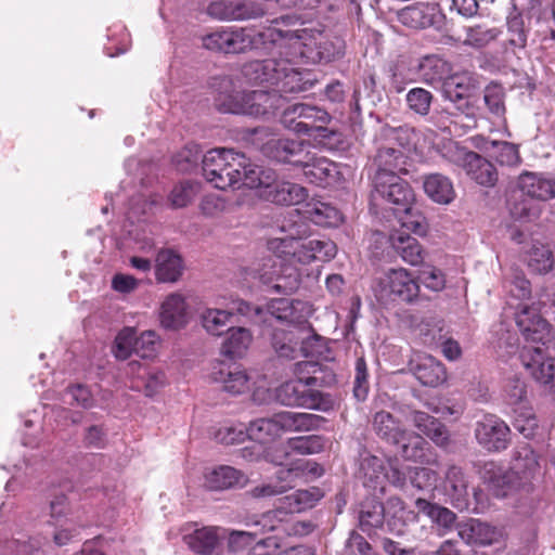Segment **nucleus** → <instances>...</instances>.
<instances>
[{
  "mask_svg": "<svg viewBox=\"0 0 555 555\" xmlns=\"http://www.w3.org/2000/svg\"><path fill=\"white\" fill-rule=\"evenodd\" d=\"M392 248L411 266H417L423 261V248L418 241L403 232H396L390 236Z\"/></svg>",
  "mask_w": 555,
  "mask_h": 555,
  "instance_id": "41",
  "label": "nucleus"
},
{
  "mask_svg": "<svg viewBox=\"0 0 555 555\" xmlns=\"http://www.w3.org/2000/svg\"><path fill=\"white\" fill-rule=\"evenodd\" d=\"M443 489L455 508L460 511L468 508V480L462 467L455 464L447 467Z\"/></svg>",
  "mask_w": 555,
  "mask_h": 555,
  "instance_id": "26",
  "label": "nucleus"
},
{
  "mask_svg": "<svg viewBox=\"0 0 555 555\" xmlns=\"http://www.w3.org/2000/svg\"><path fill=\"white\" fill-rule=\"evenodd\" d=\"M521 362L529 374L539 383L547 385L555 375L554 359L545 358L540 347H525L520 354Z\"/></svg>",
  "mask_w": 555,
  "mask_h": 555,
  "instance_id": "25",
  "label": "nucleus"
},
{
  "mask_svg": "<svg viewBox=\"0 0 555 555\" xmlns=\"http://www.w3.org/2000/svg\"><path fill=\"white\" fill-rule=\"evenodd\" d=\"M423 189L426 195L438 204H449L455 197L452 181L441 173H429L424 176Z\"/></svg>",
  "mask_w": 555,
  "mask_h": 555,
  "instance_id": "39",
  "label": "nucleus"
},
{
  "mask_svg": "<svg viewBox=\"0 0 555 555\" xmlns=\"http://www.w3.org/2000/svg\"><path fill=\"white\" fill-rule=\"evenodd\" d=\"M555 313V299H550L547 295L541 297L535 306L521 305L516 313V324L527 341H542L548 333L547 322L542 313Z\"/></svg>",
  "mask_w": 555,
  "mask_h": 555,
  "instance_id": "11",
  "label": "nucleus"
},
{
  "mask_svg": "<svg viewBox=\"0 0 555 555\" xmlns=\"http://www.w3.org/2000/svg\"><path fill=\"white\" fill-rule=\"evenodd\" d=\"M299 167L306 179L318 186L326 188L335 183L339 176L338 166L331 159L307 151Z\"/></svg>",
  "mask_w": 555,
  "mask_h": 555,
  "instance_id": "18",
  "label": "nucleus"
},
{
  "mask_svg": "<svg viewBox=\"0 0 555 555\" xmlns=\"http://www.w3.org/2000/svg\"><path fill=\"white\" fill-rule=\"evenodd\" d=\"M307 214L312 222L322 227H335L343 219V216L337 208L323 202L309 204Z\"/></svg>",
  "mask_w": 555,
  "mask_h": 555,
  "instance_id": "54",
  "label": "nucleus"
},
{
  "mask_svg": "<svg viewBox=\"0 0 555 555\" xmlns=\"http://www.w3.org/2000/svg\"><path fill=\"white\" fill-rule=\"evenodd\" d=\"M480 478L494 489L503 490L502 495L506 494V490L512 488L513 473L504 470L493 461L478 462L476 464Z\"/></svg>",
  "mask_w": 555,
  "mask_h": 555,
  "instance_id": "43",
  "label": "nucleus"
},
{
  "mask_svg": "<svg viewBox=\"0 0 555 555\" xmlns=\"http://www.w3.org/2000/svg\"><path fill=\"white\" fill-rule=\"evenodd\" d=\"M160 322L164 327L177 330L186 322V304L179 293L170 294L162 305Z\"/></svg>",
  "mask_w": 555,
  "mask_h": 555,
  "instance_id": "37",
  "label": "nucleus"
},
{
  "mask_svg": "<svg viewBox=\"0 0 555 555\" xmlns=\"http://www.w3.org/2000/svg\"><path fill=\"white\" fill-rule=\"evenodd\" d=\"M245 482V475L232 466L221 465L205 474V487L212 491L231 489Z\"/></svg>",
  "mask_w": 555,
  "mask_h": 555,
  "instance_id": "34",
  "label": "nucleus"
},
{
  "mask_svg": "<svg viewBox=\"0 0 555 555\" xmlns=\"http://www.w3.org/2000/svg\"><path fill=\"white\" fill-rule=\"evenodd\" d=\"M505 95L504 88L499 83L491 82L483 90V102L496 120H505Z\"/></svg>",
  "mask_w": 555,
  "mask_h": 555,
  "instance_id": "53",
  "label": "nucleus"
},
{
  "mask_svg": "<svg viewBox=\"0 0 555 555\" xmlns=\"http://www.w3.org/2000/svg\"><path fill=\"white\" fill-rule=\"evenodd\" d=\"M374 292L382 301L400 300L411 304L420 295V285L406 269H389L377 280Z\"/></svg>",
  "mask_w": 555,
  "mask_h": 555,
  "instance_id": "8",
  "label": "nucleus"
},
{
  "mask_svg": "<svg viewBox=\"0 0 555 555\" xmlns=\"http://www.w3.org/2000/svg\"><path fill=\"white\" fill-rule=\"evenodd\" d=\"M398 16L403 25L415 29L439 27L444 18L438 3L424 2L403 8Z\"/></svg>",
  "mask_w": 555,
  "mask_h": 555,
  "instance_id": "21",
  "label": "nucleus"
},
{
  "mask_svg": "<svg viewBox=\"0 0 555 555\" xmlns=\"http://www.w3.org/2000/svg\"><path fill=\"white\" fill-rule=\"evenodd\" d=\"M323 495V491L318 487L297 490L280 499L279 505L275 508L262 513L260 525L269 529L274 528V524L282 526L283 519L291 518L293 514L312 508Z\"/></svg>",
  "mask_w": 555,
  "mask_h": 555,
  "instance_id": "7",
  "label": "nucleus"
},
{
  "mask_svg": "<svg viewBox=\"0 0 555 555\" xmlns=\"http://www.w3.org/2000/svg\"><path fill=\"white\" fill-rule=\"evenodd\" d=\"M275 400L285 406L328 412L334 406L331 395L300 380L289 379L275 388Z\"/></svg>",
  "mask_w": 555,
  "mask_h": 555,
  "instance_id": "6",
  "label": "nucleus"
},
{
  "mask_svg": "<svg viewBox=\"0 0 555 555\" xmlns=\"http://www.w3.org/2000/svg\"><path fill=\"white\" fill-rule=\"evenodd\" d=\"M308 144L302 140L270 137L260 146L261 153L269 159L299 167L308 151Z\"/></svg>",
  "mask_w": 555,
  "mask_h": 555,
  "instance_id": "17",
  "label": "nucleus"
},
{
  "mask_svg": "<svg viewBox=\"0 0 555 555\" xmlns=\"http://www.w3.org/2000/svg\"><path fill=\"white\" fill-rule=\"evenodd\" d=\"M267 312L276 322H286L288 327H306L309 308L301 300L288 298L272 299L267 305Z\"/></svg>",
  "mask_w": 555,
  "mask_h": 555,
  "instance_id": "22",
  "label": "nucleus"
},
{
  "mask_svg": "<svg viewBox=\"0 0 555 555\" xmlns=\"http://www.w3.org/2000/svg\"><path fill=\"white\" fill-rule=\"evenodd\" d=\"M227 337L222 343V352L231 358L241 357L251 341V334L245 327L231 326L227 331Z\"/></svg>",
  "mask_w": 555,
  "mask_h": 555,
  "instance_id": "50",
  "label": "nucleus"
},
{
  "mask_svg": "<svg viewBox=\"0 0 555 555\" xmlns=\"http://www.w3.org/2000/svg\"><path fill=\"white\" fill-rule=\"evenodd\" d=\"M272 326L270 334L271 347L279 358L293 360L298 354V346L301 344L300 350L304 354L308 356L309 337H304L301 334L308 332L307 327L299 326H278L273 325L271 320H266Z\"/></svg>",
  "mask_w": 555,
  "mask_h": 555,
  "instance_id": "15",
  "label": "nucleus"
},
{
  "mask_svg": "<svg viewBox=\"0 0 555 555\" xmlns=\"http://www.w3.org/2000/svg\"><path fill=\"white\" fill-rule=\"evenodd\" d=\"M525 196L522 194L520 197L513 196L508 201V210L515 220L530 222L540 217L541 207Z\"/></svg>",
  "mask_w": 555,
  "mask_h": 555,
  "instance_id": "55",
  "label": "nucleus"
},
{
  "mask_svg": "<svg viewBox=\"0 0 555 555\" xmlns=\"http://www.w3.org/2000/svg\"><path fill=\"white\" fill-rule=\"evenodd\" d=\"M286 36L287 34L282 30L271 27L263 31L247 27H228L217 29L203 37V46L217 52L244 53L263 48L267 43H275Z\"/></svg>",
  "mask_w": 555,
  "mask_h": 555,
  "instance_id": "2",
  "label": "nucleus"
},
{
  "mask_svg": "<svg viewBox=\"0 0 555 555\" xmlns=\"http://www.w3.org/2000/svg\"><path fill=\"white\" fill-rule=\"evenodd\" d=\"M539 467L538 455L528 444L520 446L515 450L511 470L513 477L520 475V479L528 480L534 476Z\"/></svg>",
  "mask_w": 555,
  "mask_h": 555,
  "instance_id": "46",
  "label": "nucleus"
},
{
  "mask_svg": "<svg viewBox=\"0 0 555 555\" xmlns=\"http://www.w3.org/2000/svg\"><path fill=\"white\" fill-rule=\"evenodd\" d=\"M233 313L222 309H206L202 315V325L212 336H221L232 326Z\"/></svg>",
  "mask_w": 555,
  "mask_h": 555,
  "instance_id": "48",
  "label": "nucleus"
},
{
  "mask_svg": "<svg viewBox=\"0 0 555 555\" xmlns=\"http://www.w3.org/2000/svg\"><path fill=\"white\" fill-rule=\"evenodd\" d=\"M321 371L322 365L317 361L305 360L296 362L293 365L294 380H300L315 387L318 385V377L315 375Z\"/></svg>",
  "mask_w": 555,
  "mask_h": 555,
  "instance_id": "63",
  "label": "nucleus"
},
{
  "mask_svg": "<svg viewBox=\"0 0 555 555\" xmlns=\"http://www.w3.org/2000/svg\"><path fill=\"white\" fill-rule=\"evenodd\" d=\"M517 185L521 194L531 199L546 202L555 197V180L543 173L524 171Z\"/></svg>",
  "mask_w": 555,
  "mask_h": 555,
  "instance_id": "28",
  "label": "nucleus"
},
{
  "mask_svg": "<svg viewBox=\"0 0 555 555\" xmlns=\"http://www.w3.org/2000/svg\"><path fill=\"white\" fill-rule=\"evenodd\" d=\"M261 515H254L246 519V530H233L229 532L228 543L231 551L236 552L253 542H256L259 535L271 532L269 528L260 525Z\"/></svg>",
  "mask_w": 555,
  "mask_h": 555,
  "instance_id": "40",
  "label": "nucleus"
},
{
  "mask_svg": "<svg viewBox=\"0 0 555 555\" xmlns=\"http://www.w3.org/2000/svg\"><path fill=\"white\" fill-rule=\"evenodd\" d=\"M529 34L530 18L526 21L522 13L513 4L506 16V49L509 48L513 52L517 49L524 50L527 47Z\"/></svg>",
  "mask_w": 555,
  "mask_h": 555,
  "instance_id": "30",
  "label": "nucleus"
},
{
  "mask_svg": "<svg viewBox=\"0 0 555 555\" xmlns=\"http://www.w3.org/2000/svg\"><path fill=\"white\" fill-rule=\"evenodd\" d=\"M457 535L466 544H491L494 540V529L479 519L470 518L456 525Z\"/></svg>",
  "mask_w": 555,
  "mask_h": 555,
  "instance_id": "36",
  "label": "nucleus"
},
{
  "mask_svg": "<svg viewBox=\"0 0 555 555\" xmlns=\"http://www.w3.org/2000/svg\"><path fill=\"white\" fill-rule=\"evenodd\" d=\"M476 89V79L470 73H456L450 75L442 82V95L446 100L455 105L460 114L468 118L475 116L474 105L468 100L470 93Z\"/></svg>",
  "mask_w": 555,
  "mask_h": 555,
  "instance_id": "16",
  "label": "nucleus"
},
{
  "mask_svg": "<svg viewBox=\"0 0 555 555\" xmlns=\"http://www.w3.org/2000/svg\"><path fill=\"white\" fill-rule=\"evenodd\" d=\"M331 119L324 108L301 102L288 105L281 115L282 125L301 135H312L320 124H328Z\"/></svg>",
  "mask_w": 555,
  "mask_h": 555,
  "instance_id": "10",
  "label": "nucleus"
},
{
  "mask_svg": "<svg viewBox=\"0 0 555 555\" xmlns=\"http://www.w3.org/2000/svg\"><path fill=\"white\" fill-rule=\"evenodd\" d=\"M215 383L221 385V389L231 395H241L249 389V377L246 372L236 364H219L211 373Z\"/></svg>",
  "mask_w": 555,
  "mask_h": 555,
  "instance_id": "29",
  "label": "nucleus"
},
{
  "mask_svg": "<svg viewBox=\"0 0 555 555\" xmlns=\"http://www.w3.org/2000/svg\"><path fill=\"white\" fill-rule=\"evenodd\" d=\"M243 154L228 149H214L202 158L203 175L216 189L235 188L242 178Z\"/></svg>",
  "mask_w": 555,
  "mask_h": 555,
  "instance_id": "5",
  "label": "nucleus"
},
{
  "mask_svg": "<svg viewBox=\"0 0 555 555\" xmlns=\"http://www.w3.org/2000/svg\"><path fill=\"white\" fill-rule=\"evenodd\" d=\"M372 199L385 202L396 210H406L415 202V195L410 184L399 176L373 177Z\"/></svg>",
  "mask_w": 555,
  "mask_h": 555,
  "instance_id": "13",
  "label": "nucleus"
},
{
  "mask_svg": "<svg viewBox=\"0 0 555 555\" xmlns=\"http://www.w3.org/2000/svg\"><path fill=\"white\" fill-rule=\"evenodd\" d=\"M399 444H401L400 453L403 459L413 462L426 461V450L429 448V443L422 436L406 431L405 440Z\"/></svg>",
  "mask_w": 555,
  "mask_h": 555,
  "instance_id": "56",
  "label": "nucleus"
},
{
  "mask_svg": "<svg viewBox=\"0 0 555 555\" xmlns=\"http://www.w3.org/2000/svg\"><path fill=\"white\" fill-rule=\"evenodd\" d=\"M336 244L327 238H312L302 241L298 238L294 260L301 264H310L314 261H330L336 256Z\"/></svg>",
  "mask_w": 555,
  "mask_h": 555,
  "instance_id": "23",
  "label": "nucleus"
},
{
  "mask_svg": "<svg viewBox=\"0 0 555 555\" xmlns=\"http://www.w3.org/2000/svg\"><path fill=\"white\" fill-rule=\"evenodd\" d=\"M411 420L414 426L437 446L444 447L449 443L448 429L438 418L426 412L413 411Z\"/></svg>",
  "mask_w": 555,
  "mask_h": 555,
  "instance_id": "35",
  "label": "nucleus"
},
{
  "mask_svg": "<svg viewBox=\"0 0 555 555\" xmlns=\"http://www.w3.org/2000/svg\"><path fill=\"white\" fill-rule=\"evenodd\" d=\"M281 525L282 526L274 524V528L269 529L271 532H275V534L280 537V540L283 535L305 537L310 534L315 528L314 524L310 520L292 521V517L283 519Z\"/></svg>",
  "mask_w": 555,
  "mask_h": 555,
  "instance_id": "61",
  "label": "nucleus"
},
{
  "mask_svg": "<svg viewBox=\"0 0 555 555\" xmlns=\"http://www.w3.org/2000/svg\"><path fill=\"white\" fill-rule=\"evenodd\" d=\"M308 190L293 181L279 178L274 173V181L260 192V196L276 205L291 206L298 205L308 198Z\"/></svg>",
  "mask_w": 555,
  "mask_h": 555,
  "instance_id": "20",
  "label": "nucleus"
},
{
  "mask_svg": "<svg viewBox=\"0 0 555 555\" xmlns=\"http://www.w3.org/2000/svg\"><path fill=\"white\" fill-rule=\"evenodd\" d=\"M410 371L424 386L437 387L447 379L444 365L429 354H417L409 363Z\"/></svg>",
  "mask_w": 555,
  "mask_h": 555,
  "instance_id": "24",
  "label": "nucleus"
},
{
  "mask_svg": "<svg viewBox=\"0 0 555 555\" xmlns=\"http://www.w3.org/2000/svg\"><path fill=\"white\" fill-rule=\"evenodd\" d=\"M372 427L374 433L388 443L397 446L405 440L406 430L390 412H376L372 420Z\"/></svg>",
  "mask_w": 555,
  "mask_h": 555,
  "instance_id": "33",
  "label": "nucleus"
},
{
  "mask_svg": "<svg viewBox=\"0 0 555 555\" xmlns=\"http://www.w3.org/2000/svg\"><path fill=\"white\" fill-rule=\"evenodd\" d=\"M385 519L384 504L375 498H366L361 502L359 508V526L362 531L370 532L372 529L383 526Z\"/></svg>",
  "mask_w": 555,
  "mask_h": 555,
  "instance_id": "44",
  "label": "nucleus"
},
{
  "mask_svg": "<svg viewBox=\"0 0 555 555\" xmlns=\"http://www.w3.org/2000/svg\"><path fill=\"white\" fill-rule=\"evenodd\" d=\"M241 172L242 178L240 179L238 185L242 184L249 189H260V192H264V189L274 181L275 171L273 169L246 164L245 157L242 159Z\"/></svg>",
  "mask_w": 555,
  "mask_h": 555,
  "instance_id": "42",
  "label": "nucleus"
},
{
  "mask_svg": "<svg viewBox=\"0 0 555 555\" xmlns=\"http://www.w3.org/2000/svg\"><path fill=\"white\" fill-rule=\"evenodd\" d=\"M420 69L427 83L435 85L444 81L450 75L449 62L438 55H428L423 59Z\"/></svg>",
  "mask_w": 555,
  "mask_h": 555,
  "instance_id": "49",
  "label": "nucleus"
},
{
  "mask_svg": "<svg viewBox=\"0 0 555 555\" xmlns=\"http://www.w3.org/2000/svg\"><path fill=\"white\" fill-rule=\"evenodd\" d=\"M211 87L216 89L215 106L221 113L248 116H266L281 107L282 96L268 90L238 92L233 90L229 77H216Z\"/></svg>",
  "mask_w": 555,
  "mask_h": 555,
  "instance_id": "1",
  "label": "nucleus"
},
{
  "mask_svg": "<svg viewBox=\"0 0 555 555\" xmlns=\"http://www.w3.org/2000/svg\"><path fill=\"white\" fill-rule=\"evenodd\" d=\"M475 438L489 452H501L511 443L508 425L495 414H485L475 425Z\"/></svg>",
  "mask_w": 555,
  "mask_h": 555,
  "instance_id": "14",
  "label": "nucleus"
},
{
  "mask_svg": "<svg viewBox=\"0 0 555 555\" xmlns=\"http://www.w3.org/2000/svg\"><path fill=\"white\" fill-rule=\"evenodd\" d=\"M528 268L535 273L545 274L554 267V256L552 250L543 244L535 243L527 254Z\"/></svg>",
  "mask_w": 555,
  "mask_h": 555,
  "instance_id": "52",
  "label": "nucleus"
},
{
  "mask_svg": "<svg viewBox=\"0 0 555 555\" xmlns=\"http://www.w3.org/2000/svg\"><path fill=\"white\" fill-rule=\"evenodd\" d=\"M255 278L278 294L289 295L300 285L299 270L292 264L278 263L273 258L263 259L259 268L254 271Z\"/></svg>",
  "mask_w": 555,
  "mask_h": 555,
  "instance_id": "12",
  "label": "nucleus"
},
{
  "mask_svg": "<svg viewBox=\"0 0 555 555\" xmlns=\"http://www.w3.org/2000/svg\"><path fill=\"white\" fill-rule=\"evenodd\" d=\"M280 63H284V69L279 73L280 77L274 85L276 89L271 92H276L281 96L280 93H299L312 88L314 82L309 78V74L299 72L287 60L281 59Z\"/></svg>",
  "mask_w": 555,
  "mask_h": 555,
  "instance_id": "31",
  "label": "nucleus"
},
{
  "mask_svg": "<svg viewBox=\"0 0 555 555\" xmlns=\"http://www.w3.org/2000/svg\"><path fill=\"white\" fill-rule=\"evenodd\" d=\"M448 158L464 169L466 175L482 186H494L498 181V171L494 165L476 152L453 144L447 151Z\"/></svg>",
  "mask_w": 555,
  "mask_h": 555,
  "instance_id": "9",
  "label": "nucleus"
},
{
  "mask_svg": "<svg viewBox=\"0 0 555 555\" xmlns=\"http://www.w3.org/2000/svg\"><path fill=\"white\" fill-rule=\"evenodd\" d=\"M396 216L401 227L416 234H424L427 229L426 218L416 207L415 202L410 204L406 210H396Z\"/></svg>",
  "mask_w": 555,
  "mask_h": 555,
  "instance_id": "58",
  "label": "nucleus"
},
{
  "mask_svg": "<svg viewBox=\"0 0 555 555\" xmlns=\"http://www.w3.org/2000/svg\"><path fill=\"white\" fill-rule=\"evenodd\" d=\"M307 234L305 224L294 225L284 237H273L267 243L268 249L281 259H293L299 237Z\"/></svg>",
  "mask_w": 555,
  "mask_h": 555,
  "instance_id": "45",
  "label": "nucleus"
},
{
  "mask_svg": "<svg viewBox=\"0 0 555 555\" xmlns=\"http://www.w3.org/2000/svg\"><path fill=\"white\" fill-rule=\"evenodd\" d=\"M183 272L181 257L171 249H163L157 254L155 275L157 281L164 283L177 282Z\"/></svg>",
  "mask_w": 555,
  "mask_h": 555,
  "instance_id": "38",
  "label": "nucleus"
},
{
  "mask_svg": "<svg viewBox=\"0 0 555 555\" xmlns=\"http://www.w3.org/2000/svg\"><path fill=\"white\" fill-rule=\"evenodd\" d=\"M324 422L325 418L317 414L282 411L271 417L250 422L247 433L249 439L268 443L281 437L284 433L315 430Z\"/></svg>",
  "mask_w": 555,
  "mask_h": 555,
  "instance_id": "3",
  "label": "nucleus"
},
{
  "mask_svg": "<svg viewBox=\"0 0 555 555\" xmlns=\"http://www.w3.org/2000/svg\"><path fill=\"white\" fill-rule=\"evenodd\" d=\"M478 140L481 143H477L476 147L488 153L501 166L516 167L520 165L521 157L518 145L507 141L487 140L485 138Z\"/></svg>",
  "mask_w": 555,
  "mask_h": 555,
  "instance_id": "32",
  "label": "nucleus"
},
{
  "mask_svg": "<svg viewBox=\"0 0 555 555\" xmlns=\"http://www.w3.org/2000/svg\"><path fill=\"white\" fill-rule=\"evenodd\" d=\"M281 65L283 66L284 63H280L276 59L251 61L242 67V76L247 83L274 87L280 77L279 73L284 69Z\"/></svg>",
  "mask_w": 555,
  "mask_h": 555,
  "instance_id": "27",
  "label": "nucleus"
},
{
  "mask_svg": "<svg viewBox=\"0 0 555 555\" xmlns=\"http://www.w3.org/2000/svg\"><path fill=\"white\" fill-rule=\"evenodd\" d=\"M271 8V0H236L237 20L260 17Z\"/></svg>",
  "mask_w": 555,
  "mask_h": 555,
  "instance_id": "62",
  "label": "nucleus"
},
{
  "mask_svg": "<svg viewBox=\"0 0 555 555\" xmlns=\"http://www.w3.org/2000/svg\"><path fill=\"white\" fill-rule=\"evenodd\" d=\"M224 538L225 529L214 526L196 528L183 535L185 544L198 555H222Z\"/></svg>",
  "mask_w": 555,
  "mask_h": 555,
  "instance_id": "19",
  "label": "nucleus"
},
{
  "mask_svg": "<svg viewBox=\"0 0 555 555\" xmlns=\"http://www.w3.org/2000/svg\"><path fill=\"white\" fill-rule=\"evenodd\" d=\"M359 474L365 487L376 489L384 480L385 465L383 459L370 453L362 454Z\"/></svg>",
  "mask_w": 555,
  "mask_h": 555,
  "instance_id": "47",
  "label": "nucleus"
},
{
  "mask_svg": "<svg viewBox=\"0 0 555 555\" xmlns=\"http://www.w3.org/2000/svg\"><path fill=\"white\" fill-rule=\"evenodd\" d=\"M415 505L418 512L429 517L435 524L443 529H451L455 522L456 515L447 507L430 503L425 499H417Z\"/></svg>",
  "mask_w": 555,
  "mask_h": 555,
  "instance_id": "51",
  "label": "nucleus"
},
{
  "mask_svg": "<svg viewBox=\"0 0 555 555\" xmlns=\"http://www.w3.org/2000/svg\"><path fill=\"white\" fill-rule=\"evenodd\" d=\"M409 130L402 127L383 126L378 134V146L373 158V177L408 173V156L402 147L406 144Z\"/></svg>",
  "mask_w": 555,
  "mask_h": 555,
  "instance_id": "4",
  "label": "nucleus"
},
{
  "mask_svg": "<svg viewBox=\"0 0 555 555\" xmlns=\"http://www.w3.org/2000/svg\"><path fill=\"white\" fill-rule=\"evenodd\" d=\"M464 44L473 48H483L495 40L500 30L495 27L489 28L483 25H475L465 28Z\"/></svg>",
  "mask_w": 555,
  "mask_h": 555,
  "instance_id": "57",
  "label": "nucleus"
},
{
  "mask_svg": "<svg viewBox=\"0 0 555 555\" xmlns=\"http://www.w3.org/2000/svg\"><path fill=\"white\" fill-rule=\"evenodd\" d=\"M248 438L247 427L243 424L224 425L215 433V439L222 444H235L244 442Z\"/></svg>",
  "mask_w": 555,
  "mask_h": 555,
  "instance_id": "64",
  "label": "nucleus"
},
{
  "mask_svg": "<svg viewBox=\"0 0 555 555\" xmlns=\"http://www.w3.org/2000/svg\"><path fill=\"white\" fill-rule=\"evenodd\" d=\"M50 509V522L59 525L60 522H73L78 520L72 513V508L68 502V498L64 493L55 494L49 502Z\"/></svg>",
  "mask_w": 555,
  "mask_h": 555,
  "instance_id": "60",
  "label": "nucleus"
},
{
  "mask_svg": "<svg viewBox=\"0 0 555 555\" xmlns=\"http://www.w3.org/2000/svg\"><path fill=\"white\" fill-rule=\"evenodd\" d=\"M434 95L427 89L416 87L408 91L405 101L408 107L420 116H427L430 112Z\"/></svg>",
  "mask_w": 555,
  "mask_h": 555,
  "instance_id": "59",
  "label": "nucleus"
}]
</instances>
